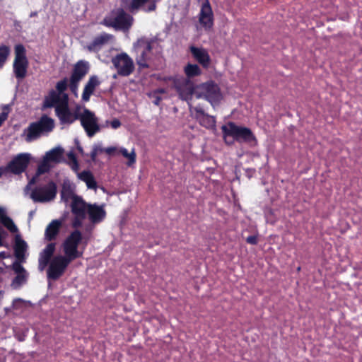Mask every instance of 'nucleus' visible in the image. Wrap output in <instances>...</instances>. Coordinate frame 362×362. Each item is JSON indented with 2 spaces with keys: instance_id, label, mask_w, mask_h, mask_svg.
Here are the masks:
<instances>
[{
  "instance_id": "f257e3e1",
  "label": "nucleus",
  "mask_w": 362,
  "mask_h": 362,
  "mask_svg": "<svg viewBox=\"0 0 362 362\" xmlns=\"http://www.w3.org/2000/svg\"><path fill=\"white\" fill-rule=\"evenodd\" d=\"M81 240V233L78 230H74L61 245L62 254L54 256L53 255L56 249V243H48L39 254L38 269L43 272L48 266L47 279L53 281L59 279L71 262L82 257L83 251L78 250Z\"/></svg>"
},
{
  "instance_id": "f03ea898",
  "label": "nucleus",
  "mask_w": 362,
  "mask_h": 362,
  "mask_svg": "<svg viewBox=\"0 0 362 362\" xmlns=\"http://www.w3.org/2000/svg\"><path fill=\"white\" fill-rule=\"evenodd\" d=\"M221 129L226 142H228L227 138L231 136L238 142L247 143L251 146H256L257 144L255 136L249 128L238 126L233 122H228Z\"/></svg>"
},
{
  "instance_id": "7ed1b4c3",
  "label": "nucleus",
  "mask_w": 362,
  "mask_h": 362,
  "mask_svg": "<svg viewBox=\"0 0 362 362\" xmlns=\"http://www.w3.org/2000/svg\"><path fill=\"white\" fill-rule=\"evenodd\" d=\"M133 22L134 18L132 16L127 13L123 9L118 8L112 11L103 19L102 24L109 28H113L115 30L127 31L129 30Z\"/></svg>"
},
{
  "instance_id": "20e7f679",
  "label": "nucleus",
  "mask_w": 362,
  "mask_h": 362,
  "mask_svg": "<svg viewBox=\"0 0 362 362\" xmlns=\"http://www.w3.org/2000/svg\"><path fill=\"white\" fill-rule=\"evenodd\" d=\"M55 108V113L59 122L62 124H71L78 119L83 106L76 105L71 109L69 106V99L66 96L52 107Z\"/></svg>"
},
{
  "instance_id": "39448f33",
  "label": "nucleus",
  "mask_w": 362,
  "mask_h": 362,
  "mask_svg": "<svg viewBox=\"0 0 362 362\" xmlns=\"http://www.w3.org/2000/svg\"><path fill=\"white\" fill-rule=\"evenodd\" d=\"M78 119L80 120L81 125L86 135L90 138L100 132L102 129L108 127V120L105 121L104 124H100L99 119L95 113L85 107H83Z\"/></svg>"
},
{
  "instance_id": "423d86ee",
  "label": "nucleus",
  "mask_w": 362,
  "mask_h": 362,
  "mask_svg": "<svg viewBox=\"0 0 362 362\" xmlns=\"http://www.w3.org/2000/svg\"><path fill=\"white\" fill-rule=\"evenodd\" d=\"M54 127V120L46 115L37 122L31 123L23 132L25 139L31 142L38 139L42 134L51 132Z\"/></svg>"
},
{
  "instance_id": "0eeeda50",
  "label": "nucleus",
  "mask_w": 362,
  "mask_h": 362,
  "mask_svg": "<svg viewBox=\"0 0 362 362\" xmlns=\"http://www.w3.org/2000/svg\"><path fill=\"white\" fill-rule=\"evenodd\" d=\"M152 41L141 37L133 44V52L136 55V62L141 69L149 68L151 66L150 54Z\"/></svg>"
},
{
  "instance_id": "6e6552de",
  "label": "nucleus",
  "mask_w": 362,
  "mask_h": 362,
  "mask_svg": "<svg viewBox=\"0 0 362 362\" xmlns=\"http://www.w3.org/2000/svg\"><path fill=\"white\" fill-rule=\"evenodd\" d=\"M194 95L197 98H204L212 105L221 98L218 86L213 81H208L195 87Z\"/></svg>"
},
{
  "instance_id": "1a4fd4ad",
  "label": "nucleus",
  "mask_w": 362,
  "mask_h": 362,
  "mask_svg": "<svg viewBox=\"0 0 362 362\" xmlns=\"http://www.w3.org/2000/svg\"><path fill=\"white\" fill-rule=\"evenodd\" d=\"M90 204L86 203L81 197H75L71 202V211L74 215L71 226L78 228L83 225V221L86 218Z\"/></svg>"
},
{
  "instance_id": "9d476101",
  "label": "nucleus",
  "mask_w": 362,
  "mask_h": 362,
  "mask_svg": "<svg viewBox=\"0 0 362 362\" xmlns=\"http://www.w3.org/2000/svg\"><path fill=\"white\" fill-rule=\"evenodd\" d=\"M28 67V61L26 57L24 46L20 44L16 45L13 70L16 78L19 80L24 78L27 74Z\"/></svg>"
},
{
  "instance_id": "9b49d317",
  "label": "nucleus",
  "mask_w": 362,
  "mask_h": 362,
  "mask_svg": "<svg viewBox=\"0 0 362 362\" xmlns=\"http://www.w3.org/2000/svg\"><path fill=\"white\" fill-rule=\"evenodd\" d=\"M57 194V185L49 182L45 185L35 187L30 194V198L34 202H48L53 200Z\"/></svg>"
},
{
  "instance_id": "f8f14e48",
  "label": "nucleus",
  "mask_w": 362,
  "mask_h": 362,
  "mask_svg": "<svg viewBox=\"0 0 362 362\" xmlns=\"http://www.w3.org/2000/svg\"><path fill=\"white\" fill-rule=\"evenodd\" d=\"M112 63L119 76H128L134 71V61L125 52H122L112 57Z\"/></svg>"
},
{
  "instance_id": "ddd939ff",
  "label": "nucleus",
  "mask_w": 362,
  "mask_h": 362,
  "mask_svg": "<svg viewBox=\"0 0 362 362\" xmlns=\"http://www.w3.org/2000/svg\"><path fill=\"white\" fill-rule=\"evenodd\" d=\"M69 86V81L66 78L58 81L56 84V90H51L48 95L45 97L44 106L45 107H52L56 102L61 101L64 96L66 100L69 99L68 95L64 93Z\"/></svg>"
},
{
  "instance_id": "4468645a",
  "label": "nucleus",
  "mask_w": 362,
  "mask_h": 362,
  "mask_svg": "<svg viewBox=\"0 0 362 362\" xmlns=\"http://www.w3.org/2000/svg\"><path fill=\"white\" fill-rule=\"evenodd\" d=\"M174 86L182 100H189L194 95L195 87L191 79L177 77L174 80Z\"/></svg>"
},
{
  "instance_id": "2eb2a0df",
  "label": "nucleus",
  "mask_w": 362,
  "mask_h": 362,
  "mask_svg": "<svg viewBox=\"0 0 362 362\" xmlns=\"http://www.w3.org/2000/svg\"><path fill=\"white\" fill-rule=\"evenodd\" d=\"M199 23L206 31H209L214 26V13L209 1L206 0L202 4L198 14Z\"/></svg>"
},
{
  "instance_id": "dca6fc26",
  "label": "nucleus",
  "mask_w": 362,
  "mask_h": 362,
  "mask_svg": "<svg viewBox=\"0 0 362 362\" xmlns=\"http://www.w3.org/2000/svg\"><path fill=\"white\" fill-rule=\"evenodd\" d=\"M31 159V155L28 153H21L16 155L7 165L11 173L15 175L24 172Z\"/></svg>"
},
{
  "instance_id": "f3484780",
  "label": "nucleus",
  "mask_w": 362,
  "mask_h": 362,
  "mask_svg": "<svg viewBox=\"0 0 362 362\" xmlns=\"http://www.w3.org/2000/svg\"><path fill=\"white\" fill-rule=\"evenodd\" d=\"M190 112L200 125L209 129L214 130L216 129L215 117L205 113L200 107L190 108Z\"/></svg>"
},
{
  "instance_id": "a211bd4d",
  "label": "nucleus",
  "mask_w": 362,
  "mask_h": 362,
  "mask_svg": "<svg viewBox=\"0 0 362 362\" xmlns=\"http://www.w3.org/2000/svg\"><path fill=\"white\" fill-rule=\"evenodd\" d=\"M12 268L16 274V276L13 280L11 286L13 288L17 289L26 283L28 278V273L20 262H13Z\"/></svg>"
},
{
  "instance_id": "6ab92c4d",
  "label": "nucleus",
  "mask_w": 362,
  "mask_h": 362,
  "mask_svg": "<svg viewBox=\"0 0 362 362\" xmlns=\"http://www.w3.org/2000/svg\"><path fill=\"white\" fill-rule=\"evenodd\" d=\"M190 52L194 59L204 68H208L211 63V58L208 51L203 47L190 46Z\"/></svg>"
},
{
  "instance_id": "aec40b11",
  "label": "nucleus",
  "mask_w": 362,
  "mask_h": 362,
  "mask_svg": "<svg viewBox=\"0 0 362 362\" xmlns=\"http://www.w3.org/2000/svg\"><path fill=\"white\" fill-rule=\"evenodd\" d=\"M114 39V36L111 34L103 33L100 35L95 37L93 40L86 45V48L91 52H97L106 45L109 41Z\"/></svg>"
},
{
  "instance_id": "412c9836",
  "label": "nucleus",
  "mask_w": 362,
  "mask_h": 362,
  "mask_svg": "<svg viewBox=\"0 0 362 362\" xmlns=\"http://www.w3.org/2000/svg\"><path fill=\"white\" fill-rule=\"evenodd\" d=\"M90 221L93 223H98L103 221L106 216L104 206H99L96 204H90L88 214Z\"/></svg>"
},
{
  "instance_id": "4be33fe9",
  "label": "nucleus",
  "mask_w": 362,
  "mask_h": 362,
  "mask_svg": "<svg viewBox=\"0 0 362 362\" xmlns=\"http://www.w3.org/2000/svg\"><path fill=\"white\" fill-rule=\"evenodd\" d=\"M63 221L59 219L52 220L46 227L44 239L46 241L55 240L59 233Z\"/></svg>"
},
{
  "instance_id": "5701e85b",
  "label": "nucleus",
  "mask_w": 362,
  "mask_h": 362,
  "mask_svg": "<svg viewBox=\"0 0 362 362\" xmlns=\"http://www.w3.org/2000/svg\"><path fill=\"white\" fill-rule=\"evenodd\" d=\"M156 8L155 0H132L129 4V11L132 13L142 9L146 12L153 11Z\"/></svg>"
},
{
  "instance_id": "b1692460",
  "label": "nucleus",
  "mask_w": 362,
  "mask_h": 362,
  "mask_svg": "<svg viewBox=\"0 0 362 362\" xmlns=\"http://www.w3.org/2000/svg\"><path fill=\"white\" fill-rule=\"evenodd\" d=\"M27 249L28 245L26 242L23 240L20 235H16L14 244V253L15 257L17 259V262H20V264H21L25 262Z\"/></svg>"
},
{
  "instance_id": "393cba45",
  "label": "nucleus",
  "mask_w": 362,
  "mask_h": 362,
  "mask_svg": "<svg viewBox=\"0 0 362 362\" xmlns=\"http://www.w3.org/2000/svg\"><path fill=\"white\" fill-rule=\"evenodd\" d=\"M88 62L81 60L75 64L71 78H75L76 81H81L88 74Z\"/></svg>"
},
{
  "instance_id": "a878e982",
  "label": "nucleus",
  "mask_w": 362,
  "mask_h": 362,
  "mask_svg": "<svg viewBox=\"0 0 362 362\" xmlns=\"http://www.w3.org/2000/svg\"><path fill=\"white\" fill-rule=\"evenodd\" d=\"M100 84L98 78L96 76H92L89 78L88 82L85 85L83 93L82 100L84 102H88L90 100V95L93 93L95 88Z\"/></svg>"
},
{
  "instance_id": "bb28decb",
  "label": "nucleus",
  "mask_w": 362,
  "mask_h": 362,
  "mask_svg": "<svg viewBox=\"0 0 362 362\" xmlns=\"http://www.w3.org/2000/svg\"><path fill=\"white\" fill-rule=\"evenodd\" d=\"M61 199L65 203L73 202L75 197H80L75 194L74 188L69 181H64L61 190Z\"/></svg>"
},
{
  "instance_id": "cd10ccee",
  "label": "nucleus",
  "mask_w": 362,
  "mask_h": 362,
  "mask_svg": "<svg viewBox=\"0 0 362 362\" xmlns=\"http://www.w3.org/2000/svg\"><path fill=\"white\" fill-rule=\"evenodd\" d=\"M78 177L83 181L88 189H96L97 183L93 174L88 170H84L78 173Z\"/></svg>"
},
{
  "instance_id": "c85d7f7f",
  "label": "nucleus",
  "mask_w": 362,
  "mask_h": 362,
  "mask_svg": "<svg viewBox=\"0 0 362 362\" xmlns=\"http://www.w3.org/2000/svg\"><path fill=\"white\" fill-rule=\"evenodd\" d=\"M63 151L60 147L54 148L46 153L44 158L48 162L59 163L62 159Z\"/></svg>"
},
{
  "instance_id": "c756f323",
  "label": "nucleus",
  "mask_w": 362,
  "mask_h": 362,
  "mask_svg": "<svg viewBox=\"0 0 362 362\" xmlns=\"http://www.w3.org/2000/svg\"><path fill=\"white\" fill-rule=\"evenodd\" d=\"M0 221L12 233L18 231L16 226L13 221L6 215L5 209L0 207Z\"/></svg>"
},
{
  "instance_id": "7c9ffc66",
  "label": "nucleus",
  "mask_w": 362,
  "mask_h": 362,
  "mask_svg": "<svg viewBox=\"0 0 362 362\" xmlns=\"http://www.w3.org/2000/svg\"><path fill=\"white\" fill-rule=\"evenodd\" d=\"M186 78L190 79L192 77L201 75L202 70L197 64H188L184 69Z\"/></svg>"
},
{
  "instance_id": "2f4dec72",
  "label": "nucleus",
  "mask_w": 362,
  "mask_h": 362,
  "mask_svg": "<svg viewBox=\"0 0 362 362\" xmlns=\"http://www.w3.org/2000/svg\"><path fill=\"white\" fill-rule=\"evenodd\" d=\"M49 170V165L48 164V161L44 158L43 161L40 164H39V165L37 167L36 176L33 177V179L29 182L28 185L27 186V188L30 185H32L35 182V179L37 176H39L41 174L48 172Z\"/></svg>"
},
{
  "instance_id": "473e14b6",
  "label": "nucleus",
  "mask_w": 362,
  "mask_h": 362,
  "mask_svg": "<svg viewBox=\"0 0 362 362\" xmlns=\"http://www.w3.org/2000/svg\"><path fill=\"white\" fill-rule=\"evenodd\" d=\"M119 151L124 157H125L128 159L127 165L129 166L132 165V164H134L135 163L136 153H135L134 149H132V151L129 153V152H128L127 149H126L125 148H121Z\"/></svg>"
},
{
  "instance_id": "72a5a7b5",
  "label": "nucleus",
  "mask_w": 362,
  "mask_h": 362,
  "mask_svg": "<svg viewBox=\"0 0 362 362\" xmlns=\"http://www.w3.org/2000/svg\"><path fill=\"white\" fill-rule=\"evenodd\" d=\"M10 54V48L6 45L0 46V68H1L6 62Z\"/></svg>"
},
{
  "instance_id": "f704fd0d",
  "label": "nucleus",
  "mask_w": 362,
  "mask_h": 362,
  "mask_svg": "<svg viewBox=\"0 0 362 362\" xmlns=\"http://www.w3.org/2000/svg\"><path fill=\"white\" fill-rule=\"evenodd\" d=\"M30 303L22 298H16L13 300L12 308L14 310H23Z\"/></svg>"
},
{
  "instance_id": "c9c22d12",
  "label": "nucleus",
  "mask_w": 362,
  "mask_h": 362,
  "mask_svg": "<svg viewBox=\"0 0 362 362\" xmlns=\"http://www.w3.org/2000/svg\"><path fill=\"white\" fill-rule=\"evenodd\" d=\"M8 113H9L8 106V105L4 106L1 113H0V127L6 120Z\"/></svg>"
},
{
  "instance_id": "e433bc0d",
  "label": "nucleus",
  "mask_w": 362,
  "mask_h": 362,
  "mask_svg": "<svg viewBox=\"0 0 362 362\" xmlns=\"http://www.w3.org/2000/svg\"><path fill=\"white\" fill-rule=\"evenodd\" d=\"M80 81H76L75 78H70L69 88L71 91L74 94L77 95L78 86Z\"/></svg>"
},
{
  "instance_id": "4c0bfd02",
  "label": "nucleus",
  "mask_w": 362,
  "mask_h": 362,
  "mask_svg": "<svg viewBox=\"0 0 362 362\" xmlns=\"http://www.w3.org/2000/svg\"><path fill=\"white\" fill-rule=\"evenodd\" d=\"M103 151V148L100 146L95 145L93 148V150L90 153V157L92 160H95L98 156V154L100 152Z\"/></svg>"
},
{
  "instance_id": "58836bf2",
  "label": "nucleus",
  "mask_w": 362,
  "mask_h": 362,
  "mask_svg": "<svg viewBox=\"0 0 362 362\" xmlns=\"http://www.w3.org/2000/svg\"><path fill=\"white\" fill-rule=\"evenodd\" d=\"M109 125H110V127L112 129H118V128H119L121 127L122 124H121L120 121L118 119H114L111 122H109L108 126Z\"/></svg>"
},
{
  "instance_id": "ea45409f",
  "label": "nucleus",
  "mask_w": 362,
  "mask_h": 362,
  "mask_svg": "<svg viewBox=\"0 0 362 362\" xmlns=\"http://www.w3.org/2000/svg\"><path fill=\"white\" fill-rule=\"evenodd\" d=\"M8 173H11L10 169L8 168V165L6 166H1L0 167V178L2 176H6Z\"/></svg>"
},
{
  "instance_id": "a19ab883",
  "label": "nucleus",
  "mask_w": 362,
  "mask_h": 362,
  "mask_svg": "<svg viewBox=\"0 0 362 362\" xmlns=\"http://www.w3.org/2000/svg\"><path fill=\"white\" fill-rule=\"evenodd\" d=\"M247 243L251 245H256L257 243V238L255 235H250L246 238Z\"/></svg>"
},
{
  "instance_id": "79ce46f5",
  "label": "nucleus",
  "mask_w": 362,
  "mask_h": 362,
  "mask_svg": "<svg viewBox=\"0 0 362 362\" xmlns=\"http://www.w3.org/2000/svg\"><path fill=\"white\" fill-rule=\"evenodd\" d=\"M69 165H70L71 168L74 171L77 172L78 170L79 165H78V161L69 162Z\"/></svg>"
},
{
  "instance_id": "37998d69",
  "label": "nucleus",
  "mask_w": 362,
  "mask_h": 362,
  "mask_svg": "<svg viewBox=\"0 0 362 362\" xmlns=\"http://www.w3.org/2000/svg\"><path fill=\"white\" fill-rule=\"evenodd\" d=\"M67 156H68V158L69 159L70 162L77 161V159H76V156L74 153V152L71 151V152L68 153Z\"/></svg>"
},
{
  "instance_id": "c03bdc74",
  "label": "nucleus",
  "mask_w": 362,
  "mask_h": 362,
  "mask_svg": "<svg viewBox=\"0 0 362 362\" xmlns=\"http://www.w3.org/2000/svg\"><path fill=\"white\" fill-rule=\"evenodd\" d=\"M67 156H68V158L69 159L70 162L77 161V159H76V156L74 153V152L71 151V152L68 153Z\"/></svg>"
},
{
  "instance_id": "a18cd8bd",
  "label": "nucleus",
  "mask_w": 362,
  "mask_h": 362,
  "mask_svg": "<svg viewBox=\"0 0 362 362\" xmlns=\"http://www.w3.org/2000/svg\"><path fill=\"white\" fill-rule=\"evenodd\" d=\"M115 150V148H114V147H109V148H105L104 151H105L107 153L110 154V153H112Z\"/></svg>"
},
{
  "instance_id": "49530a36",
  "label": "nucleus",
  "mask_w": 362,
  "mask_h": 362,
  "mask_svg": "<svg viewBox=\"0 0 362 362\" xmlns=\"http://www.w3.org/2000/svg\"><path fill=\"white\" fill-rule=\"evenodd\" d=\"M5 238V233L0 230V245H1V240Z\"/></svg>"
},
{
  "instance_id": "de8ad7c7",
  "label": "nucleus",
  "mask_w": 362,
  "mask_h": 362,
  "mask_svg": "<svg viewBox=\"0 0 362 362\" xmlns=\"http://www.w3.org/2000/svg\"><path fill=\"white\" fill-rule=\"evenodd\" d=\"M37 16V13L36 12H32L30 15V17H33V16Z\"/></svg>"
},
{
  "instance_id": "09e8293b",
  "label": "nucleus",
  "mask_w": 362,
  "mask_h": 362,
  "mask_svg": "<svg viewBox=\"0 0 362 362\" xmlns=\"http://www.w3.org/2000/svg\"><path fill=\"white\" fill-rule=\"evenodd\" d=\"M154 104L156 105H158L159 104V98H157L155 101H154Z\"/></svg>"
},
{
  "instance_id": "8fccbe9b",
  "label": "nucleus",
  "mask_w": 362,
  "mask_h": 362,
  "mask_svg": "<svg viewBox=\"0 0 362 362\" xmlns=\"http://www.w3.org/2000/svg\"><path fill=\"white\" fill-rule=\"evenodd\" d=\"M34 213H35L34 211H30V212L29 213L30 218H33V216Z\"/></svg>"
},
{
  "instance_id": "3c124183",
  "label": "nucleus",
  "mask_w": 362,
  "mask_h": 362,
  "mask_svg": "<svg viewBox=\"0 0 362 362\" xmlns=\"http://www.w3.org/2000/svg\"><path fill=\"white\" fill-rule=\"evenodd\" d=\"M0 257H6L5 256V253L4 252H0Z\"/></svg>"
},
{
  "instance_id": "603ef678",
  "label": "nucleus",
  "mask_w": 362,
  "mask_h": 362,
  "mask_svg": "<svg viewBox=\"0 0 362 362\" xmlns=\"http://www.w3.org/2000/svg\"><path fill=\"white\" fill-rule=\"evenodd\" d=\"M78 150L82 153H83V148L81 146L78 147Z\"/></svg>"
},
{
  "instance_id": "864d4df0",
  "label": "nucleus",
  "mask_w": 362,
  "mask_h": 362,
  "mask_svg": "<svg viewBox=\"0 0 362 362\" xmlns=\"http://www.w3.org/2000/svg\"><path fill=\"white\" fill-rule=\"evenodd\" d=\"M2 295H3L2 293L0 292V298L2 297Z\"/></svg>"
},
{
  "instance_id": "5fc2aeb1",
  "label": "nucleus",
  "mask_w": 362,
  "mask_h": 362,
  "mask_svg": "<svg viewBox=\"0 0 362 362\" xmlns=\"http://www.w3.org/2000/svg\"><path fill=\"white\" fill-rule=\"evenodd\" d=\"M206 0H204V1H205Z\"/></svg>"
}]
</instances>
